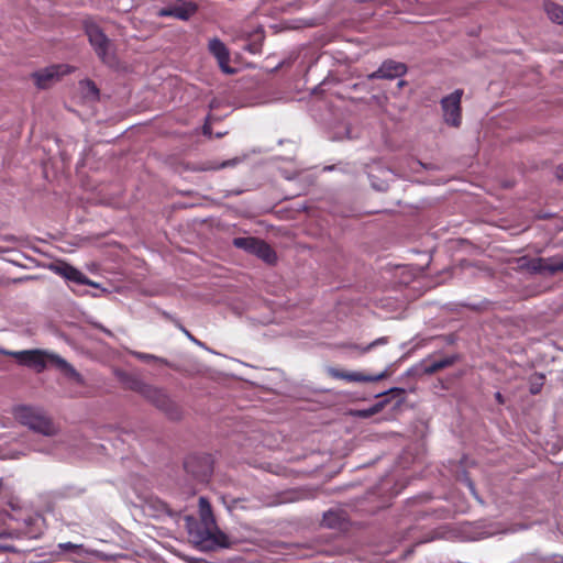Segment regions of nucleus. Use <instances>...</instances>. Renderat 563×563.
Masks as SVG:
<instances>
[{
  "mask_svg": "<svg viewBox=\"0 0 563 563\" xmlns=\"http://www.w3.org/2000/svg\"><path fill=\"white\" fill-rule=\"evenodd\" d=\"M386 342H387V340L385 338H379V339L373 341L372 343H369L368 345H366L364 347H361V346H357V345H351V347L360 351L361 353H366L371 349H373L374 346H376L378 344H385Z\"/></svg>",
  "mask_w": 563,
  "mask_h": 563,
  "instance_id": "obj_24",
  "label": "nucleus"
},
{
  "mask_svg": "<svg viewBox=\"0 0 563 563\" xmlns=\"http://www.w3.org/2000/svg\"><path fill=\"white\" fill-rule=\"evenodd\" d=\"M539 391V388H537V386H532L531 387V393L532 394H537Z\"/></svg>",
  "mask_w": 563,
  "mask_h": 563,
  "instance_id": "obj_30",
  "label": "nucleus"
},
{
  "mask_svg": "<svg viewBox=\"0 0 563 563\" xmlns=\"http://www.w3.org/2000/svg\"><path fill=\"white\" fill-rule=\"evenodd\" d=\"M114 374L115 376L118 377V379L124 385L126 379L131 376L130 374L121 371V369H115L114 371Z\"/></svg>",
  "mask_w": 563,
  "mask_h": 563,
  "instance_id": "obj_26",
  "label": "nucleus"
},
{
  "mask_svg": "<svg viewBox=\"0 0 563 563\" xmlns=\"http://www.w3.org/2000/svg\"><path fill=\"white\" fill-rule=\"evenodd\" d=\"M544 10L552 22L563 24V7L553 2H545Z\"/></svg>",
  "mask_w": 563,
  "mask_h": 563,
  "instance_id": "obj_16",
  "label": "nucleus"
},
{
  "mask_svg": "<svg viewBox=\"0 0 563 563\" xmlns=\"http://www.w3.org/2000/svg\"><path fill=\"white\" fill-rule=\"evenodd\" d=\"M454 362H455V358L452 356H448L442 360L434 361L424 368V373L434 374L445 367L451 366Z\"/></svg>",
  "mask_w": 563,
  "mask_h": 563,
  "instance_id": "obj_20",
  "label": "nucleus"
},
{
  "mask_svg": "<svg viewBox=\"0 0 563 563\" xmlns=\"http://www.w3.org/2000/svg\"><path fill=\"white\" fill-rule=\"evenodd\" d=\"M548 275H555L563 272V255L545 257Z\"/></svg>",
  "mask_w": 563,
  "mask_h": 563,
  "instance_id": "obj_19",
  "label": "nucleus"
},
{
  "mask_svg": "<svg viewBox=\"0 0 563 563\" xmlns=\"http://www.w3.org/2000/svg\"><path fill=\"white\" fill-rule=\"evenodd\" d=\"M405 85H406V81H405V80H400V81L398 82V87H399V88L405 87Z\"/></svg>",
  "mask_w": 563,
  "mask_h": 563,
  "instance_id": "obj_31",
  "label": "nucleus"
},
{
  "mask_svg": "<svg viewBox=\"0 0 563 563\" xmlns=\"http://www.w3.org/2000/svg\"><path fill=\"white\" fill-rule=\"evenodd\" d=\"M125 388L130 389V390H133V391H136L139 393L140 395H142V393L144 391V389L146 388L147 384L143 383L142 380H140L139 378H136L135 376L131 375L125 384H124Z\"/></svg>",
  "mask_w": 563,
  "mask_h": 563,
  "instance_id": "obj_22",
  "label": "nucleus"
},
{
  "mask_svg": "<svg viewBox=\"0 0 563 563\" xmlns=\"http://www.w3.org/2000/svg\"><path fill=\"white\" fill-rule=\"evenodd\" d=\"M254 254L257 255L260 258H262L263 261H265L268 264H273L276 261V254H275L274 250L262 240H260Z\"/></svg>",
  "mask_w": 563,
  "mask_h": 563,
  "instance_id": "obj_15",
  "label": "nucleus"
},
{
  "mask_svg": "<svg viewBox=\"0 0 563 563\" xmlns=\"http://www.w3.org/2000/svg\"><path fill=\"white\" fill-rule=\"evenodd\" d=\"M134 355L144 361V362H152V361H155V362H158V363H162V364H165V365H168V366H172L164 358H159L155 355H152V354H144V353H134Z\"/></svg>",
  "mask_w": 563,
  "mask_h": 563,
  "instance_id": "obj_23",
  "label": "nucleus"
},
{
  "mask_svg": "<svg viewBox=\"0 0 563 563\" xmlns=\"http://www.w3.org/2000/svg\"><path fill=\"white\" fill-rule=\"evenodd\" d=\"M521 267L526 268L530 273L533 274H544L548 275L547 268V260L545 257H537V258H520Z\"/></svg>",
  "mask_w": 563,
  "mask_h": 563,
  "instance_id": "obj_14",
  "label": "nucleus"
},
{
  "mask_svg": "<svg viewBox=\"0 0 563 563\" xmlns=\"http://www.w3.org/2000/svg\"><path fill=\"white\" fill-rule=\"evenodd\" d=\"M49 269L70 282L80 285H88L96 288L99 287L97 283L89 280L81 272L66 262H55L49 265Z\"/></svg>",
  "mask_w": 563,
  "mask_h": 563,
  "instance_id": "obj_8",
  "label": "nucleus"
},
{
  "mask_svg": "<svg viewBox=\"0 0 563 563\" xmlns=\"http://www.w3.org/2000/svg\"><path fill=\"white\" fill-rule=\"evenodd\" d=\"M197 11V5L192 2H180L174 5L163 8L157 12L158 16H174L179 20H188Z\"/></svg>",
  "mask_w": 563,
  "mask_h": 563,
  "instance_id": "obj_10",
  "label": "nucleus"
},
{
  "mask_svg": "<svg viewBox=\"0 0 563 563\" xmlns=\"http://www.w3.org/2000/svg\"><path fill=\"white\" fill-rule=\"evenodd\" d=\"M556 176H558L559 179L563 180V164L558 166V168H556Z\"/></svg>",
  "mask_w": 563,
  "mask_h": 563,
  "instance_id": "obj_28",
  "label": "nucleus"
},
{
  "mask_svg": "<svg viewBox=\"0 0 563 563\" xmlns=\"http://www.w3.org/2000/svg\"><path fill=\"white\" fill-rule=\"evenodd\" d=\"M386 404L387 400L379 401L368 409L351 411V415L358 418H368L382 411Z\"/></svg>",
  "mask_w": 563,
  "mask_h": 563,
  "instance_id": "obj_21",
  "label": "nucleus"
},
{
  "mask_svg": "<svg viewBox=\"0 0 563 563\" xmlns=\"http://www.w3.org/2000/svg\"><path fill=\"white\" fill-rule=\"evenodd\" d=\"M18 422L45 437L57 434L58 428L52 419L40 408L18 406L13 409Z\"/></svg>",
  "mask_w": 563,
  "mask_h": 563,
  "instance_id": "obj_3",
  "label": "nucleus"
},
{
  "mask_svg": "<svg viewBox=\"0 0 563 563\" xmlns=\"http://www.w3.org/2000/svg\"><path fill=\"white\" fill-rule=\"evenodd\" d=\"M495 397H496V400L499 402V404H504V397L500 393H496L495 394Z\"/></svg>",
  "mask_w": 563,
  "mask_h": 563,
  "instance_id": "obj_29",
  "label": "nucleus"
},
{
  "mask_svg": "<svg viewBox=\"0 0 563 563\" xmlns=\"http://www.w3.org/2000/svg\"><path fill=\"white\" fill-rule=\"evenodd\" d=\"M240 162H241V159L238 158V157L232 158V159H228V161H223L221 163L213 162V161H207V162H202V163L194 165L191 167V170H195V172L218 170V169H221V168L234 167Z\"/></svg>",
  "mask_w": 563,
  "mask_h": 563,
  "instance_id": "obj_13",
  "label": "nucleus"
},
{
  "mask_svg": "<svg viewBox=\"0 0 563 563\" xmlns=\"http://www.w3.org/2000/svg\"><path fill=\"white\" fill-rule=\"evenodd\" d=\"M59 547L63 549V550H66V551H74L76 552L77 554H81L85 552L82 545L80 544H74V543H70V542H67V543H63V544H59Z\"/></svg>",
  "mask_w": 563,
  "mask_h": 563,
  "instance_id": "obj_25",
  "label": "nucleus"
},
{
  "mask_svg": "<svg viewBox=\"0 0 563 563\" xmlns=\"http://www.w3.org/2000/svg\"><path fill=\"white\" fill-rule=\"evenodd\" d=\"M199 516L203 529L195 527V520L191 517H186L190 540L196 544L202 545L211 541L221 548H229L231 544L229 538L218 529L211 506L205 497L199 498Z\"/></svg>",
  "mask_w": 563,
  "mask_h": 563,
  "instance_id": "obj_1",
  "label": "nucleus"
},
{
  "mask_svg": "<svg viewBox=\"0 0 563 563\" xmlns=\"http://www.w3.org/2000/svg\"><path fill=\"white\" fill-rule=\"evenodd\" d=\"M390 393H397V394L401 395V394H404V393H405V390H404V389H401V388H391V389H389L387 393H384L383 395H385V394H390ZM380 395H382V394H379L378 396H380Z\"/></svg>",
  "mask_w": 563,
  "mask_h": 563,
  "instance_id": "obj_27",
  "label": "nucleus"
},
{
  "mask_svg": "<svg viewBox=\"0 0 563 563\" xmlns=\"http://www.w3.org/2000/svg\"><path fill=\"white\" fill-rule=\"evenodd\" d=\"M71 71L73 67L68 65H52L32 73L31 77L38 89H48Z\"/></svg>",
  "mask_w": 563,
  "mask_h": 563,
  "instance_id": "obj_6",
  "label": "nucleus"
},
{
  "mask_svg": "<svg viewBox=\"0 0 563 563\" xmlns=\"http://www.w3.org/2000/svg\"><path fill=\"white\" fill-rule=\"evenodd\" d=\"M209 51L217 58L223 73L233 74L234 69L229 66L230 53L223 42L219 38H212L209 42Z\"/></svg>",
  "mask_w": 563,
  "mask_h": 563,
  "instance_id": "obj_11",
  "label": "nucleus"
},
{
  "mask_svg": "<svg viewBox=\"0 0 563 563\" xmlns=\"http://www.w3.org/2000/svg\"><path fill=\"white\" fill-rule=\"evenodd\" d=\"M84 29L99 59L109 67L118 66L115 46L101 27L92 21H85Z\"/></svg>",
  "mask_w": 563,
  "mask_h": 563,
  "instance_id": "obj_4",
  "label": "nucleus"
},
{
  "mask_svg": "<svg viewBox=\"0 0 563 563\" xmlns=\"http://www.w3.org/2000/svg\"><path fill=\"white\" fill-rule=\"evenodd\" d=\"M82 95L86 99L89 100H98L99 99V89L96 84L90 79H85L79 82Z\"/></svg>",
  "mask_w": 563,
  "mask_h": 563,
  "instance_id": "obj_17",
  "label": "nucleus"
},
{
  "mask_svg": "<svg viewBox=\"0 0 563 563\" xmlns=\"http://www.w3.org/2000/svg\"><path fill=\"white\" fill-rule=\"evenodd\" d=\"M260 239L256 238H236L233 240L234 246L245 250L254 254L256 246L258 245Z\"/></svg>",
  "mask_w": 563,
  "mask_h": 563,
  "instance_id": "obj_18",
  "label": "nucleus"
},
{
  "mask_svg": "<svg viewBox=\"0 0 563 563\" xmlns=\"http://www.w3.org/2000/svg\"><path fill=\"white\" fill-rule=\"evenodd\" d=\"M10 355L20 361L21 364L33 367L37 372H42L48 364L59 369L68 379L78 385H84L82 376L60 356L47 353L41 350L10 352Z\"/></svg>",
  "mask_w": 563,
  "mask_h": 563,
  "instance_id": "obj_2",
  "label": "nucleus"
},
{
  "mask_svg": "<svg viewBox=\"0 0 563 563\" xmlns=\"http://www.w3.org/2000/svg\"><path fill=\"white\" fill-rule=\"evenodd\" d=\"M328 373L333 378L346 379L350 382H377L388 376L387 372H383L375 376H369L357 372L346 373L334 367H329Z\"/></svg>",
  "mask_w": 563,
  "mask_h": 563,
  "instance_id": "obj_12",
  "label": "nucleus"
},
{
  "mask_svg": "<svg viewBox=\"0 0 563 563\" xmlns=\"http://www.w3.org/2000/svg\"><path fill=\"white\" fill-rule=\"evenodd\" d=\"M142 396L162 410L169 419L179 420L183 417L179 406L163 389L147 385Z\"/></svg>",
  "mask_w": 563,
  "mask_h": 563,
  "instance_id": "obj_5",
  "label": "nucleus"
},
{
  "mask_svg": "<svg viewBox=\"0 0 563 563\" xmlns=\"http://www.w3.org/2000/svg\"><path fill=\"white\" fill-rule=\"evenodd\" d=\"M407 67L402 63L395 60H386L382 66L374 73L368 75L369 79H393L405 75Z\"/></svg>",
  "mask_w": 563,
  "mask_h": 563,
  "instance_id": "obj_9",
  "label": "nucleus"
},
{
  "mask_svg": "<svg viewBox=\"0 0 563 563\" xmlns=\"http://www.w3.org/2000/svg\"><path fill=\"white\" fill-rule=\"evenodd\" d=\"M463 91L457 89L441 100L443 119L446 124L459 128L462 120L461 99Z\"/></svg>",
  "mask_w": 563,
  "mask_h": 563,
  "instance_id": "obj_7",
  "label": "nucleus"
}]
</instances>
